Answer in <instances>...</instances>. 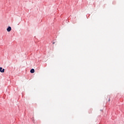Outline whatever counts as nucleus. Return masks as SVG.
Here are the masks:
<instances>
[{
    "label": "nucleus",
    "mask_w": 124,
    "mask_h": 124,
    "mask_svg": "<svg viewBox=\"0 0 124 124\" xmlns=\"http://www.w3.org/2000/svg\"><path fill=\"white\" fill-rule=\"evenodd\" d=\"M7 31L9 32V31H11V27H9L7 29Z\"/></svg>",
    "instance_id": "nucleus-2"
},
{
    "label": "nucleus",
    "mask_w": 124,
    "mask_h": 124,
    "mask_svg": "<svg viewBox=\"0 0 124 124\" xmlns=\"http://www.w3.org/2000/svg\"><path fill=\"white\" fill-rule=\"evenodd\" d=\"M108 101H110V99H108Z\"/></svg>",
    "instance_id": "nucleus-5"
},
{
    "label": "nucleus",
    "mask_w": 124,
    "mask_h": 124,
    "mask_svg": "<svg viewBox=\"0 0 124 124\" xmlns=\"http://www.w3.org/2000/svg\"><path fill=\"white\" fill-rule=\"evenodd\" d=\"M31 73H34V69H31L30 71Z\"/></svg>",
    "instance_id": "nucleus-3"
},
{
    "label": "nucleus",
    "mask_w": 124,
    "mask_h": 124,
    "mask_svg": "<svg viewBox=\"0 0 124 124\" xmlns=\"http://www.w3.org/2000/svg\"><path fill=\"white\" fill-rule=\"evenodd\" d=\"M0 72L3 73L4 72V69H2V67H0Z\"/></svg>",
    "instance_id": "nucleus-1"
},
{
    "label": "nucleus",
    "mask_w": 124,
    "mask_h": 124,
    "mask_svg": "<svg viewBox=\"0 0 124 124\" xmlns=\"http://www.w3.org/2000/svg\"><path fill=\"white\" fill-rule=\"evenodd\" d=\"M52 44H55V42H53V43H52Z\"/></svg>",
    "instance_id": "nucleus-4"
}]
</instances>
